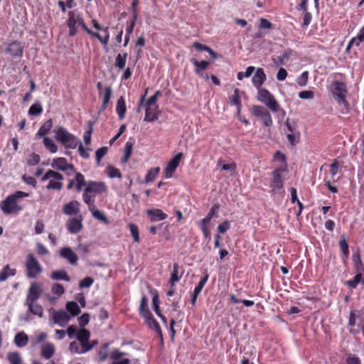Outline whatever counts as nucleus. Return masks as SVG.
Wrapping results in <instances>:
<instances>
[{"label": "nucleus", "mask_w": 364, "mask_h": 364, "mask_svg": "<svg viewBox=\"0 0 364 364\" xmlns=\"http://www.w3.org/2000/svg\"><path fill=\"white\" fill-rule=\"evenodd\" d=\"M285 171V168H277L272 174L270 187L273 193H279L283 190L282 173Z\"/></svg>", "instance_id": "obj_9"}, {"label": "nucleus", "mask_w": 364, "mask_h": 364, "mask_svg": "<svg viewBox=\"0 0 364 364\" xmlns=\"http://www.w3.org/2000/svg\"><path fill=\"white\" fill-rule=\"evenodd\" d=\"M220 208V205L218 203L214 204L209 212L208 213L207 215L202 219L200 221L198 222V225H208V224L210 223V221L212 220V218L215 216V215L218 213V210Z\"/></svg>", "instance_id": "obj_30"}, {"label": "nucleus", "mask_w": 364, "mask_h": 364, "mask_svg": "<svg viewBox=\"0 0 364 364\" xmlns=\"http://www.w3.org/2000/svg\"><path fill=\"white\" fill-rule=\"evenodd\" d=\"M25 306L28 307V312L39 318L43 316V309L41 305L35 301H25Z\"/></svg>", "instance_id": "obj_21"}, {"label": "nucleus", "mask_w": 364, "mask_h": 364, "mask_svg": "<svg viewBox=\"0 0 364 364\" xmlns=\"http://www.w3.org/2000/svg\"><path fill=\"white\" fill-rule=\"evenodd\" d=\"M127 54L124 53L123 55L118 54L115 58V65L119 68L120 70H123L125 68L126 61H127Z\"/></svg>", "instance_id": "obj_46"}, {"label": "nucleus", "mask_w": 364, "mask_h": 364, "mask_svg": "<svg viewBox=\"0 0 364 364\" xmlns=\"http://www.w3.org/2000/svg\"><path fill=\"white\" fill-rule=\"evenodd\" d=\"M261 123L265 127H271L272 125V119L271 114L267 112L264 115L259 118Z\"/></svg>", "instance_id": "obj_58"}, {"label": "nucleus", "mask_w": 364, "mask_h": 364, "mask_svg": "<svg viewBox=\"0 0 364 364\" xmlns=\"http://www.w3.org/2000/svg\"><path fill=\"white\" fill-rule=\"evenodd\" d=\"M144 320L147 326L154 331L160 337L162 336L161 329L159 326V324L156 321V320L154 318L151 311H144L143 316H141Z\"/></svg>", "instance_id": "obj_14"}, {"label": "nucleus", "mask_w": 364, "mask_h": 364, "mask_svg": "<svg viewBox=\"0 0 364 364\" xmlns=\"http://www.w3.org/2000/svg\"><path fill=\"white\" fill-rule=\"evenodd\" d=\"M80 204L77 200H72L65 204L63 208V212L67 215H75L80 212Z\"/></svg>", "instance_id": "obj_23"}, {"label": "nucleus", "mask_w": 364, "mask_h": 364, "mask_svg": "<svg viewBox=\"0 0 364 364\" xmlns=\"http://www.w3.org/2000/svg\"><path fill=\"white\" fill-rule=\"evenodd\" d=\"M107 175L111 178H122V174H121L119 170L113 166H109L107 168Z\"/></svg>", "instance_id": "obj_54"}, {"label": "nucleus", "mask_w": 364, "mask_h": 364, "mask_svg": "<svg viewBox=\"0 0 364 364\" xmlns=\"http://www.w3.org/2000/svg\"><path fill=\"white\" fill-rule=\"evenodd\" d=\"M362 278L361 274H356L353 279L348 280L346 282V284L352 288L355 289L357 285L360 282Z\"/></svg>", "instance_id": "obj_55"}, {"label": "nucleus", "mask_w": 364, "mask_h": 364, "mask_svg": "<svg viewBox=\"0 0 364 364\" xmlns=\"http://www.w3.org/2000/svg\"><path fill=\"white\" fill-rule=\"evenodd\" d=\"M75 188L77 192H80L83 187H86V182L85 176L81 173H76L75 178Z\"/></svg>", "instance_id": "obj_36"}, {"label": "nucleus", "mask_w": 364, "mask_h": 364, "mask_svg": "<svg viewBox=\"0 0 364 364\" xmlns=\"http://www.w3.org/2000/svg\"><path fill=\"white\" fill-rule=\"evenodd\" d=\"M107 191V186L102 181H89L82 194V199L87 205L95 203V196Z\"/></svg>", "instance_id": "obj_2"}, {"label": "nucleus", "mask_w": 364, "mask_h": 364, "mask_svg": "<svg viewBox=\"0 0 364 364\" xmlns=\"http://www.w3.org/2000/svg\"><path fill=\"white\" fill-rule=\"evenodd\" d=\"M132 146H133L132 143H131L129 141H127L126 143L125 146H124V157L121 160L122 163L126 164L128 161L129 157L132 155Z\"/></svg>", "instance_id": "obj_45"}, {"label": "nucleus", "mask_w": 364, "mask_h": 364, "mask_svg": "<svg viewBox=\"0 0 364 364\" xmlns=\"http://www.w3.org/2000/svg\"><path fill=\"white\" fill-rule=\"evenodd\" d=\"M50 166L56 170L66 171L68 170L74 171V166L69 163L64 157H58L53 159L50 162Z\"/></svg>", "instance_id": "obj_13"}, {"label": "nucleus", "mask_w": 364, "mask_h": 364, "mask_svg": "<svg viewBox=\"0 0 364 364\" xmlns=\"http://www.w3.org/2000/svg\"><path fill=\"white\" fill-rule=\"evenodd\" d=\"M82 216L69 220L67 223V229L72 234H76L82 229Z\"/></svg>", "instance_id": "obj_19"}, {"label": "nucleus", "mask_w": 364, "mask_h": 364, "mask_svg": "<svg viewBox=\"0 0 364 364\" xmlns=\"http://www.w3.org/2000/svg\"><path fill=\"white\" fill-rule=\"evenodd\" d=\"M257 100L264 104L272 112H279L283 117L286 114L285 111L280 108L274 97L267 90L264 88L257 90Z\"/></svg>", "instance_id": "obj_5"}, {"label": "nucleus", "mask_w": 364, "mask_h": 364, "mask_svg": "<svg viewBox=\"0 0 364 364\" xmlns=\"http://www.w3.org/2000/svg\"><path fill=\"white\" fill-rule=\"evenodd\" d=\"M90 333L89 331L82 328L78 331L77 339L83 347H90V350L94 347V345H90L89 338Z\"/></svg>", "instance_id": "obj_25"}, {"label": "nucleus", "mask_w": 364, "mask_h": 364, "mask_svg": "<svg viewBox=\"0 0 364 364\" xmlns=\"http://www.w3.org/2000/svg\"><path fill=\"white\" fill-rule=\"evenodd\" d=\"M268 111L263 107L259 105H255L251 109V113L259 119L264 115Z\"/></svg>", "instance_id": "obj_48"}, {"label": "nucleus", "mask_w": 364, "mask_h": 364, "mask_svg": "<svg viewBox=\"0 0 364 364\" xmlns=\"http://www.w3.org/2000/svg\"><path fill=\"white\" fill-rule=\"evenodd\" d=\"M255 68L254 66H249L247 68L245 72H239L237 75V78L239 80H242L244 77H250L255 72Z\"/></svg>", "instance_id": "obj_50"}, {"label": "nucleus", "mask_w": 364, "mask_h": 364, "mask_svg": "<svg viewBox=\"0 0 364 364\" xmlns=\"http://www.w3.org/2000/svg\"><path fill=\"white\" fill-rule=\"evenodd\" d=\"M116 112L119 119H123L127 112L125 100L123 97H120L117 102Z\"/></svg>", "instance_id": "obj_31"}, {"label": "nucleus", "mask_w": 364, "mask_h": 364, "mask_svg": "<svg viewBox=\"0 0 364 364\" xmlns=\"http://www.w3.org/2000/svg\"><path fill=\"white\" fill-rule=\"evenodd\" d=\"M230 227V223L228 220H225L218 225V231L220 234L225 233Z\"/></svg>", "instance_id": "obj_64"}, {"label": "nucleus", "mask_w": 364, "mask_h": 364, "mask_svg": "<svg viewBox=\"0 0 364 364\" xmlns=\"http://www.w3.org/2000/svg\"><path fill=\"white\" fill-rule=\"evenodd\" d=\"M193 63L196 66L195 72L196 74H200V70H205L209 65V62L206 60L198 61L193 60Z\"/></svg>", "instance_id": "obj_47"}, {"label": "nucleus", "mask_w": 364, "mask_h": 364, "mask_svg": "<svg viewBox=\"0 0 364 364\" xmlns=\"http://www.w3.org/2000/svg\"><path fill=\"white\" fill-rule=\"evenodd\" d=\"M218 163L220 165L222 170L227 171L232 173L236 169V165L235 163L224 164L222 160H220Z\"/></svg>", "instance_id": "obj_53"}, {"label": "nucleus", "mask_w": 364, "mask_h": 364, "mask_svg": "<svg viewBox=\"0 0 364 364\" xmlns=\"http://www.w3.org/2000/svg\"><path fill=\"white\" fill-rule=\"evenodd\" d=\"M100 97L102 99V107L103 109H106L112 95L111 87L107 86L104 88V91L99 93Z\"/></svg>", "instance_id": "obj_34"}, {"label": "nucleus", "mask_w": 364, "mask_h": 364, "mask_svg": "<svg viewBox=\"0 0 364 364\" xmlns=\"http://www.w3.org/2000/svg\"><path fill=\"white\" fill-rule=\"evenodd\" d=\"M364 41V26L359 31L357 36L353 38L347 46V50L353 46H359L360 43Z\"/></svg>", "instance_id": "obj_35"}, {"label": "nucleus", "mask_w": 364, "mask_h": 364, "mask_svg": "<svg viewBox=\"0 0 364 364\" xmlns=\"http://www.w3.org/2000/svg\"><path fill=\"white\" fill-rule=\"evenodd\" d=\"M63 176L54 171L48 170L41 178V181H48L46 188L47 190L60 191L63 188Z\"/></svg>", "instance_id": "obj_7"}, {"label": "nucleus", "mask_w": 364, "mask_h": 364, "mask_svg": "<svg viewBox=\"0 0 364 364\" xmlns=\"http://www.w3.org/2000/svg\"><path fill=\"white\" fill-rule=\"evenodd\" d=\"M51 279L54 280H64L69 282L70 280V277L68 275L65 271L60 270L55 271L51 274Z\"/></svg>", "instance_id": "obj_43"}, {"label": "nucleus", "mask_w": 364, "mask_h": 364, "mask_svg": "<svg viewBox=\"0 0 364 364\" xmlns=\"http://www.w3.org/2000/svg\"><path fill=\"white\" fill-rule=\"evenodd\" d=\"M146 214L151 222L161 221L167 218V215L161 210L152 208L146 210Z\"/></svg>", "instance_id": "obj_22"}, {"label": "nucleus", "mask_w": 364, "mask_h": 364, "mask_svg": "<svg viewBox=\"0 0 364 364\" xmlns=\"http://www.w3.org/2000/svg\"><path fill=\"white\" fill-rule=\"evenodd\" d=\"M208 279V275H206L205 277L202 278L200 281L199 282L198 284L195 287V289L193 291V294L196 295H199L201 292L202 289H203L204 286L205 285Z\"/></svg>", "instance_id": "obj_57"}, {"label": "nucleus", "mask_w": 364, "mask_h": 364, "mask_svg": "<svg viewBox=\"0 0 364 364\" xmlns=\"http://www.w3.org/2000/svg\"><path fill=\"white\" fill-rule=\"evenodd\" d=\"M160 111L159 107H145V122H152L158 119Z\"/></svg>", "instance_id": "obj_24"}, {"label": "nucleus", "mask_w": 364, "mask_h": 364, "mask_svg": "<svg viewBox=\"0 0 364 364\" xmlns=\"http://www.w3.org/2000/svg\"><path fill=\"white\" fill-rule=\"evenodd\" d=\"M53 127L52 119H48L40 127L37 133L36 134V138H40L48 134Z\"/></svg>", "instance_id": "obj_33"}, {"label": "nucleus", "mask_w": 364, "mask_h": 364, "mask_svg": "<svg viewBox=\"0 0 364 364\" xmlns=\"http://www.w3.org/2000/svg\"><path fill=\"white\" fill-rule=\"evenodd\" d=\"M43 272V267L33 254H28L25 259V273L28 278H36Z\"/></svg>", "instance_id": "obj_8"}, {"label": "nucleus", "mask_w": 364, "mask_h": 364, "mask_svg": "<svg viewBox=\"0 0 364 364\" xmlns=\"http://www.w3.org/2000/svg\"><path fill=\"white\" fill-rule=\"evenodd\" d=\"M296 58V54L291 50H287L282 53L279 57L278 60L281 65H287L289 61Z\"/></svg>", "instance_id": "obj_29"}, {"label": "nucleus", "mask_w": 364, "mask_h": 364, "mask_svg": "<svg viewBox=\"0 0 364 364\" xmlns=\"http://www.w3.org/2000/svg\"><path fill=\"white\" fill-rule=\"evenodd\" d=\"M43 142L46 149H48L50 153L55 154L58 151V146L52 139L45 136Z\"/></svg>", "instance_id": "obj_41"}, {"label": "nucleus", "mask_w": 364, "mask_h": 364, "mask_svg": "<svg viewBox=\"0 0 364 364\" xmlns=\"http://www.w3.org/2000/svg\"><path fill=\"white\" fill-rule=\"evenodd\" d=\"M178 264L177 263H174L173 265V272L169 279V283L171 284V287H173L175 285V284L181 279L182 277V275H178Z\"/></svg>", "instance_id": "obj_42"}, {"label": "nucleus", "mask_w": 364, "mask_h": 364, "mask_svg": "<svg viewBox=\"0 0 364 364\" xmlns=\"http://www.w3.org/2000/svg\"><path fill=\"white\" fill-rule=\"evenodd\" d=\"M49 312L52 314V319L54 323L62 327L65 326L72 318L70 314L63 310L55 311L50 309Z\"/></svg>", "instance_id": "obj_11"}, {"label": "nucleus", "mask_w": 364, "mask_h": 364, "mask_svg": "<svg viewBox=\"0 0 364 364\" xmlns=\"http://www.w3.org/2000/svg\"><path fill=\"white\" fill-rule=\"evenodd\" d=\"M129 230L135 242H139L140 237L138 226L134 223L129 224Z\"/></svg>", "instance_id": "obj_51"}, {"label": "nucleus", "mask_w": 364, "mask_h": 364, "mask_svg": "<svg viewBox=\"0 0 364 364\" xmlns=\"http://www.w3.org/2000/svg\"><path fill=\"white\" fill-rule=\"evenodd\" d=\"M299 97L303 100H311L314 97V92L311 90H304L299 93Z\"/></svg>", "instance_id": "obj_62"}, {"label": "nucleus", "mask_w": 364, "mask_h": 364, "mask_svg": "<svg viewBox=\"0 0 364 364\" xmlns=\"http://www.w3.org/2000/svg\"><path fill=\"white\" fill-rule=\"evenodd\" d=\"M309 73L307 71L303 72L297 78V83L301 87L306 86L308 82Z\"/></svg>", "instance_id": "obj_59"}, {"label": "nucleus", "mask_w": 364, "mask_h": 364, "mask_svg": "<svg viewBox=\"0 0 364 364\" xmlns=\"http://www.w3.org/2000/svg\"><path fill=\"white\" fill-rule=\"evenodd\" d=\"M28 196V193L17 191L0 203L1 210L6 215L18 214L23 210V206L19 203L20 199Z\"/></svg>", "instance_id": "obj_1"}, {"label": "nucleus", "mask_w": 364, "mask_h": 364, "mask_svg": "<svg viewBox=\"0 0 364 364\" xmlns=\"http://www.w3.org/2000/svg\"><path fill=\"white\" fill-rule=\"evenodd\" d=\"M92 24L95 28L97 31H102L104 33V36H102L99 33L93 32L95 35H91L92 36L96 37L102 44L106 46L109 41V32L108 27H102L100 26L97 21H92Z\"/></svg>", "instance_id": "obj_15"}, {"label": "nucleus", "mask_w": 364, "mask_h": 364, "mask_svg": "<svg viewBox=\"0 0 364 364\" xmlns=\"http://www.w3.org/2000/svg\"><path fill=\"white\" fill-rule=\"evenodd\" d=\"M255 73L252 78V82L257 90L261 89L262 85L267 79L266 74L262 68L255 69Z\"/></svg>", "instance_id": "obj_18"}, {"label": "nucleus", "mask_w": 364, "mask_h": 364, "mask_svg": "<svg viewBox=\"0 0 364 364\" xmlns=\"http://www.w3.org/2000/svg\"><path fill=\"white\" fill-rule=\"evenodd\" d=\"M88 205L89 210L92 213V216L95 218H96L99 220H101L105 223H108L107 218L104 215V214L101 211H100L95 208V203L92 204V205Z\"/></svg>", "instance_id": "obj_38"}, {"label": "nucleus", "mask_w": 364, "mask_h": 364, "mask_svg": "<svg viewBox=\"0 0 364 364\" xmlns=\"http://www.w3.org/2000/svg\"><path fill=\"white\" fill-rule=\"evenodd\" d=\"M40 161V156L39 155L32 153L29 154V156L27 158V164L28 166H35L38 164Z\"/></svg>", "instance_id": "obj_60"}, {"label": "nucleus", "mask_w": 364, "mask_h": 364, "mask_svg": "<svg viewBox=\"0 0 364 364\" xmlns=\"http://www.w3.org/2000/svg\"><path fill=\"white\" fill-rule=\"evenodd\" d=\"M80 25L90 35H95L83 21L80 14L75 11H70L68 13L67 26L69 28V35L74 36L77 32V26Z\"/></svg>", "instance_id": "obj_4"}, {"label": "nucleus", "mask_w": 364, "mask_h": 364, "mask_svg": "<svg viewBox=\"0 0 364 364\" xmlns=\"http://www.w3.org/2000/svg\"><path fill=\"white\" fill-rule=\"evenodd\" d=\"M59 255L60 257L65 259L72 265H76L77 263V255L69 247H62L59 250Z\"/></svg>", "instance_id": "obj_16"}, {"label": "nucleus", "mask_w": 364, "mask_h": 364, "mask_svg": "<svg viewBox=\"0 0 364 364\" xmlns=\"http://www.w3.org/2000/svg\"><path fill=\"white\" fill-rule=\"evenodd\" d=\"M332 93L338 104L341 106V110L346 113L348 110L349 105L346 100L347 90L343 82L334 81L331 85Z\"/></svg>", "instance_id": "obj_6"}, {"label": "nucleus", "mask_w": 364, "mask_h": 364, "mask_svg": "<svg viewBox=\"0 0 364 364\" xmlns=\"http://www.w3.org/2000/svg\"><path fill=\"white\" fill-rule=\"evenodd\" d=\"M230 104L237 107V115L241 112L240 91L238 89L234 90V93L230 97Z\"/></svg>", "instance_id": "obj_28"}, {"label": "nucleus", "mask_w": 364, "mask_h": 364, "mask_svg": "<svg viewBox=\"0 0 364 364\" xmlns=\"http://www.w3.org/2000/svg\"><path fill=\"white\" fill-rule=\"evenodd\" d=\"M107 152V148L106 146L101 147L96 151V161L97 165L100 164L101 159L105 156Z\"/></svg>", "instance_id": "obj_56"}, {"label": "nucleus", "mask_w": 364, "mask_h": 364, "mask_svg": "<svg viewBox=\"0 0 364 364\" xmlns=\"http://www.w3.org/2000/svg\"><path fill=\"white\" fill-rule=\"evenodd\" d=\"M268 111L263 107L259 105H255L251 109V113L259 119L264 115Z\"/></svg>", "instance_id": "obj_49"}, {"label": "nucleus", "mask_w": 364, "mask_h": 364, "mask_svg": "<svg viewBox=\"0 0 364 364\" xmlns=\"http://www.w3.org/2000/svg\"><path fill=\"white\" fill-rule=\"evenodd\" d=\"M183 157L182 153H178L166 164L164 173L165 178H171L173 177L176 168L178 167Z\"/></svg>", "instance_id": "obj_10"}, {"label": "nucleus", "mask_w": 364, "mask_h": 364, "mask_svg": "<svg viewBox=\"0 0 364 364\" xmlns=\"http://www.w3.org/2000/svg\"><path fill=\"white\" fill-rule=\"evenodd\" d=\"M66 310L70 313L71 318L75 317L80 313V309L77 304L75 301H68L66 304Z\"/></svg>", "instance_id": "obj_40"}, {"label": "nucleus", "mask_w": 364, "mask_h": 364, "mask_svg": "<svg viewBox=\"0 0 364 364\" xmlns=\"http://www.w3.org/2000/svg\"><path fill=\"white\" fill-rule=\"evenodd\" d=\"M55 352V346L50 343H44L41 348V354L43 358L50 359L51 358Z\"/></svg>", "instance_id": "obj_26"}, {"label": "nucleus", "mask_w": 364, "mask_h": 364, "mask_svg": "<svg viewBox=\"0 0 364 364\" xmlns=\"http://www.w3.org/2000/svg\"><path fill=\"white\" fill-rule=\"evenodd\" d=\"M159 171H160L159 167H155V168H151L150 170H149V171L146 176V178H145L146 183L153 182L157 177Z\"/></svg>", "instance_id": "obj_44"}, {"label": "nucleus", "mask_w": 364, "mask_h": 364, "mask_svg": "<svg viewBox=\"0 0 364 364\" xmlns=\"http://www.w3.org/2000/svg\"><path fill=\"white\" fill-rule=\"evenodd\" d=\"M28 337L24 332H20L16 335L14 338L15 344L19 347L23 348L28 343Z\"/></svg>", "instance_id": "obj_37"}, {"label": "nucleus", "mask_w": 364, "mask_h": 364, "mask_svg": "<svg viewBox=\"0 0 364 364\" xmlns=\"http://www.w3.org/2000/svg\"><path fill=\"white\" fill-rule=\"evenodd\" d=\"M43 112L42 106L40 103L33 104L28 110V114L31 115L36 116L41 114Z\"/></svg>", "instance_id": "obj_52"}, {"label": "nucleus", "mask_w": 364, "mask_h": 364, "mask_svg": "<svg viewBox=\"0 0 364 364\" xmlns=\"http://www.w3.org/2000/svg\"><path fill=\"white\" fill-rule=\"evenodd\" d=\"M51 292L53 296L46 294L45 296L50 304H53L65 293V289L62 284H55L51 287Z\"/></svg>", "instance_id": "obj_17"}, {"label": "nucleus", "mask_w": 364, "mask_h": 364, "mask_svg": "<svg viewBox=\"0 0 364 364\" xmlns=\"http://www.w3.org/2000/svg\"><path fill=\"white\" fill-rule=\"evenodd\" d=\"M6 52L16 57H21L23 52V46L19 41H13L8 44Z\"/></svg>", "instance_id": "obj_20"}, {"label": "nucleus", "mask_w": 364, "mask_h": 364, "mask_svg": "<svg viewBox=\"0 0 364 364\" xmlns=\"http://www.w3.org/2000/svg\"><path fill=\"white\" fill-rule=\"evenodd\" d=\"M339 246H340L341 250L342 252L343 253V255L346 257H348V254H349L348 245V243L344 237H343L342 239L340 240Z\"/></svg>", "instance_id": "obj_63"}, {"label": "nucleus", "mask_w": 364, "mask_h": 364, "mask_svg": "<svg viewBox=\"0 0 364 364\" xmlns=\"http://www.w3.org/2000/svg\"><path fill=\"white\" fill-rule=\"evenodd\" d=\"M8 359L11 364H21L20 355L16 353H11L8 355Z\"/></svg>", "instance_id": "obj_61"}, {"label": "nucleus", "mask_w": 364, "mask_h": 364, "mask_svg": "<svg viewBox=\"0 0 364 364\" xmlns=\"http://www.w3.org/2000/svg\"><path fill=\"white\" fill-rule=\"evenodd\" d=\"M124 353L115 350L111 354V358L113 360L112 364H129V360L127 358H123Z\"/></svg>", "instance_id": "obj_27"}, {"label": "nucleus", "mask_w": 364, "mask_h": 364, "mask_svg": "<svg viewBox=\"0 0 364 364\" xmlns=\"http://www.w3.org/2000/svg\"><path fill=\"white\" fill-rule=\"evenodd\" d=\"M69 350L72 353L83 354L90 350V347H83L80 343L73 341L70 343Z\"/></svg>", "instance_id": "obj_32"}, {"label": "nucleus", "mask_w": 364, "mask_h": 364, "mask_svg": "<svg viewBox=\"0 0 364 364\" xmlns=\"http://www.w3.org/2000/svg\"><path fill=\"white\" fill-rule=\"evenodd\" d=\"M43 294V289L42 285L38 282L31 284L28 290L26 301H37Z\"/></svg>", "instance_id": "obj_12"}, {"label": "nucleus", "mask_w": 364, "mask_h": 364, "mask_svg": "<svg viewBox=\"0 0 364 364\" xmlns=\"http://www.w3.org/2000/svg\"><path fill=\"white\" fill-rule=\"evenodd\" d=\"M16 272V269H11L9 264H6L0 273V282H4L9 277L14 276Z\"/></svg>", "instance_id": "obj_39"}, {"label": "nucleus", "mask_w": 364, "mask_h": 364, "mask_svg": "<svg viewBox=\"0 0 364 364\" xmlns=\"http://www.w3.org/2000/svg\"><path fill=\"white\" fill-rule=\"evenodd\" d=\"M55 139L66 149H75L78 146V140L67 129L57 126L53 130Z\"/></svg>", "instance_id": "obj_3"}]
</instances>
